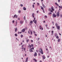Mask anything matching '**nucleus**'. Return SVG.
Returning <instances> with one entry per match:
<instances>
[{
	"mask_svg": "<svg viewBox=\"0 0 62 62\" xmlns=\"http://www.w3.org/2000/svg\"><path fill=\"white\" fill-rule=\"evenodd\" d=\"M33 46L34 45L32 44H31V45H30V44H29V45L28 46V47H30V48H31L32 47V49L34 50V47H33Z\"/></svg>",
	"mask_w": 62,
	"mask_h": 62,
	"instance_id": "obj_1",
	"label": "nucleus"
},
{
	"mask_svg": "<svg viewBox=\"0 0 62 62\" xmlns=\"http://www.w3.org/2000/svg\"><path fill=\"white\" fill-rule=\"evenodd\" d=\"M39 52L41 54H43V50H42L41 48L40 49Z\"/></svg>",
	"mask_w": 62,
	"mask_h": 62,
	"instance_id": "obj_2",
	"label": "nucleus"
},
{
	"mask_svg": "<svg viewBox=\"0 0 62 62\" xmlns=\"http://www.w3.org/2000/svg\"><path fill=\"white\" fill-rule=\"evenodd\" d=\"M59 14H60V13H59V12H57L56 13V15L57 17H59L60 15Z\"/></svg>",
	"mask_w": 62,
	"mask_h": 62,
	"instance_id": "obj_3",
	"label": "nucleus"
},
{
	"mask_svg": "<svg viewBox=\"0 0 62 62\" xmlns=\"http://www.w3.org/2000/svg\"><path fill=\"white\" fill-rule=\"evenodd\" d=\"M53 16V17L55 18L56 17V15L55 14H53L52 15Z\"/></svg>",
	"mask_w": 62,
	"mask_h": 62,
	"instance_id": "obj_4",
	"label": "nucleus"
},
{
	"mask_svg": "<svg viewBox=\"0 0 62 62\" xmlns=\"http://www.w3.org/2000/svg\"><path fill=\"white\" fill-rule=\"evenodd\" d=\"M25 31V29H23L22 30V32L23 33V32H24Z\"/></svg>",
	"mask_w": 62,
	"mask_h": 62,
	"instance_id": "obj_5",
	"label": "nucleus"
},
{
	"mask_svg": "<svg viewBox=\"0 0 62 62\" xmlns=\"http://www.w3.org/2000/svg\"><path fill=\"white\" fill-rule=\"evenodd\" d=\"M39 27L40 29H41V30H43V28L41 27V26L40 25Z\"/></svg>",
	"mask_w": 62,
	"mask_h": 62,
	"instance_id": "obj_6",
	"label": "nucleus"
},
{
	"mask_svg": "<svg viewBox=\"0 0 62 62\" xmlns=\"http://www.w3.org/2000/svg\"><path fill=\"white\" fill-rule=\"evenodd\" d=\"M32 49V48H31L30 49V52H33V51Z\"/></svg>",
	"mask_w": 62,
	"mask_h": 62,
	"instance_id": "obj_7",
	"label": "nucleus"
},
{
	"mask_svg": "<svg viewBox=\"0 0 62 62\" xmlns=\"http://www.w3.org/2000/svg\"><path fill=\"white\" fill-rule=\"evenodd\" d=\"M42 57H43V59H45V56L44 55H42Z\"/></svg>",
	"mask_w": 62,
	"mask_h": 62,
	"instance_id": "obj_8",
	"label": "nucleus"
},
{
	"mask_svg": "<svg viewBox=\"0 0 62 62\" xmlns=\"http://www.w3.org/2000/svg\"><path fill=\"white\" fill-rule=\"evenodd\" d=\"M13 18H15H15H17L18 17V16H17L16 15H14V17L13 16Z\"/></svg>",
	"mask_w": 62,
	"mask_h": 62,
	"instance_id": "obj_9",
	"label": "nucleus"
},
{
	"mask_svg": "<svg viewBox=\"0 0 62 62\" xmlns=\"http://www.w3.org/2000/svg\"><path fill=\"white\" fill-rule=\"evenodd\" d=\"M60 27L59 26H58L57 27V28L58 30H60Z\"/></svg>",
	"mask_w": 62,
	"mask_h": 62,
	"instance_id": "obj_10",
	"label": "nucleus"
},
{
	"mask_svg": "<svg viewBox=\"0 0 62 62\" xmlns=\"http://www.w3.org/2000/svg\"><path fill=\"white\" fill-rule=\"evenodd\" d=\"M37 56V54L36 52H35L34 54V56Z\"/></svg>",
	"mask_w": 62,
	"mask_h": 62,
	"instance_id": "obj_11",
	"label": "nucleus"
},
{
	"mask_svg": "<svg viewBox=\"0 0 62 62\" xmlns=\"http://www.w3.org/2000/svg\"><path fill=\"white\" fill-rule=\"evenodd\" d=\"M42 5L43 7H44V8H46V7H45V6L43 4V2H42Z\"/></svg>",
	"mask_w": 62,
	"mask_h": 62,
	"instance_id": "obj_12",
	"label": "nucleus"
},
{
	"mask_svg": "<svg viewBox=\"0 0 62 62\" xmlns=\"http://www.w3.org/2000/svg\"><path fill=\"white\" fill-rule=\"evenodd\" d=\"M51 9L53 11H54V8L52 6L51 8Z\"/></svg>",
	"mask_w": 62,
	"mask_h": 62,
	"instance_id": "obj_13",
	"label": "nucleus"
},
{
	"mask_svg": "<svg viewBox=\"0 0 62 62\" xmlns=\"http://www.w3.org/2000/svg\"><path fill=\"white\" fill-rule=\"evenodd\" d=\"M34 13H33L32 14V16L33 17V18H35V17L34 16Z\"/></svg>",
	"mask_w": 62,
	"mask_h": 62,
	"instance_id": "obj_14",
	"label": "nucleus"
},
{
	"mask_svg": "<svg viewBox=\"0 0 62 62\" xmlns=\"http://www.w3.org/2000/svg\"><path fill=\"white\" fill-rule=\"evenodd\" d=\"M28 57H27L26 59V61H25L26 62H27V61H28Z\"/></svg>",
	"mask_w": 62,
	"mask_h": 62,
	"instance_id": "obj_15",
	"label": "nucleus"
},
{
	"mask_svg": "<svg viewBox=\"0 0 62 62\" xmlns=\"http://www.w3.org/2000/svg\"><path fill=\"white\" fill-rule=\"evenodd\" d=\"M23 23V21H20V23H21V24H22V23Z\"/></svg>",
	"mask_w": 62,
	"mask_h": 62,
	"instance_id": "obj_16",
	"label": "nucleus"
},
{
	"mask_svg": "<svg viewBox=\"0 0 62 62\" xmlns=\"http://www.w3.org/2000/svg\"><path fill=\"white\" fill-rule=\"evenodd\" d=\"M55 4L56 5V6H59V5L57 4V3L55 2Z\"/></svg>",
	"mask_w": 62,
	"mask_h": 62,
	"instance_id": "obj_17",
	"label": "nucleus"
},
{
	"mask_svg": "<svg viewBox=\"0 0 62 62\" xmlns=\"http://www.w3.org/2000/svg\"><path fill=\"white\" fill-rule=\"evenodd\" d=\"M23 9L24 10H26V8H25V7H24L23 8Z\"/></svg>",
	"mask_w": 62,
	"mask_h": 62,
	"instance_id": "obj_18",
	"label": "nucleus"
},
{
	"mask_svg": "<svg viewBox=\"0 0 62 62\" xmlns=\"http://www.w3.org/2000/svg\"><path fill=\"white\" fill-rule=\"evenodd\" d=\"M33 60H34L35 61V62H37V60H36V59L34 58L33 59Z\"/></svg>",
	"mask_w": 62,
	"mask_h": 62,
	"instance_id": "obj_19",
	"label": "nucleus"
},
{
	"mask_svg": "<svg viewBox=\"0 0 62 62\" xmlns=\"http://www.w3.org/2000/svg\"><path fill=\"white\" fill-rule=\"evenodd\" d=\"M34 23H35V24H37V20H36L34 21Z\"/></svg>",
	"mask_w": 62,
	"mask_h": 62,
	"instance_id": "obj_20",
	"label": "nucleus"
},
{
	"mask_svg": "<svg viewBox=\"0 0 62 62\" xmlns=\"http://www.w3.org/2000/svg\"><path fill=\"white\" fill-rule=\"evenodd\" d=\"M30 32H31V35H32L33 34V33H32V31H30Z\"/></svg>",
	"mask_w": 62,
	"mask_h": 62,
	"instance_id": "obj_21",
	"label": "nucleus"
},
{
	"mask_svg": "<svg viewBox=\"0 0 62 62\" xmlns=\"http://www.w3.org/2000/svg\"><path fill=\"white\" fill-rule=\"evenodd\" d=\"M29 39H28L26 40V41L27 43H28V42H29Z\"/></svg>",
	"mask_w": 62,
	"mask_h": 62,
	"instance_id": "obj_22",
	"label": "nucleus"
},
{
	"mask_svg": "<svg viewBox=\"0 0 62 62\" xmlns=\"http://www.w3.org/2000/svg\"><path fill=\"white\" fill-rule=\"evenodd\" d=\"M17 28H16L15 29V32H16V31H17Z\"/></svg>",
	"mask_w": 62,
	"mask_h": 62,
	"instance_id": "obj_23",
	"label": "nucleus"
},
{
	"mask_svg": "<svg viewBox=\"0 0 62 62\" xmlns=\"http://www.w3.org/2000/svg\"><path fill=\"white\" fill-rule=\"evenodd\" d=\"M55 25H56V26L57 27V26H58V24H57V23H56L55 24Z\"/></svg>",
	"mask_w": 62,
	"mask_h": 62,
	"instance_id": "obj_24",
	"label": "nucleus"
},
{
	"mask_svg": "<svg viewBox=\"0 0 62 62\" xmlns=\"http://www.w3.org/2000/svg\"><path fill=\"white\" fill-rule=\"evenodd\" d=\"M24 49V51H25V48H22L21 49Z\"/></svg>",
	"mask_w": 62,
	"mask_h": 62,
	"instance_id": "obj_25",
	"label": "nucleus"
},
{
	"mask_svg": "<svg viewBox=\"0 0 62 62\" xmlns=\"http://www.w3.org/2000/svg\"><path fill=\"white\" fill-rule=\"evenodd\" d=\"M30 23H33V21H30Z\"/></svg>",
	"mask_w": 62,
	"mask_h": 62,
	"instance_id": "obj_26",
	"label": "nucleus"
},
{
	"mask_svg": "<svg viewBox=\"0 0 62 62\" xmlns=\"http://www.w3.org/2000/svg\"><path fill=\"white\" fill-rule=\"evenodd\" d=\"M56 38L57 39H59V37H58V36H56Z\"/></svg>",
	"mask_w": 62,
	"mask_h": 62,
	"instance_id": "obj_27",
	"label": "nucleus"
},
{
	"mask_svg": "<svg viewBox=\"0 0 62 62\" xmlns=\"http://www.w3.org/2000/svg\"><path fill=\"white\" fill-rule=\"evenodd\" d=\"M41 9H42V10H43L44 9V8H43L41 6Z\"/></svg>",
	"mask_w": 62,
	"mask_h": 62,
	"instance_id": "obj_28",
	"label": "nucleus"
},
{
	"mask_svg": "<svg viewBox=\"0 0 62 62\" xmlns=\"http://www.w3.org/2000/svg\"><path fill=\"white\" fill-rule=\"evenodd\" d=\"M54 36H55V37L56 36H57V34L56 33H55V34Z\"/></svg>",
	"mask_w": 62,
	"mask_h": 62,
	"instance_id": "obj_29",
	"label": "nucleus"
},
{
	"mask_svg": "<svg viewBox=\"0 0 62 62\" xmlns=\"http://www.w3.org/2000/svg\"><path fill=\"white\" fill-rule=\"evenodd\" d=\"M48 14L49 15H50L51 14H52V13L51 12H49L48 13Z\"/></svg>",
	"mask_w": 62,
	"mask_h": 62,
	"instance_id": "obj_30",
	"label": "nucleus"
},
{
	"mask_svg": "<svg viewBox=\"0 0 62 62\" xmlns=\"http://www.w3.org/2000/svg\"><path fill=\"white\" fill-rule=\"evenodd\" d=\"M15 36H16V37H17V36H18V35H17V34H15Z\"/></svg>",
	"mask_w": 62,
	"mask_h": 62,
	"instance_id": "obj_31",
	"label": "nucleus"
},
{
	"mask_svg": "<svg viewBox=\"0 0 62 62\" xmlns=\"http://www.w3.org/2000/svg\"><path fill=\"white\" fill-rule=\"evenodd\" d=\"M51 32L52 33V34L53 35V34L54 33V31H52Z\"/></svg>",
	"mask_w": 62,
	"mask_h": 62,
	"instance_id": "obj_32",
	"label": "nucleus"
},
{
	"mask_svg": "<svg viewBox=\"0 0 62 62\" xmlns=\"http://www.w3.org/2000/svg\"><path fill=\"white\" fill-rule=\"evenodd\" d=\"M59 7L60 8H61L62 9V6H59Z\"/></svg>",
	"mask_w": 62,
	"mask_h": 62,
	"instance_id": "obj_33",
	"label": "nucleus"
},
{
	"mask_svg": "<svg viewBox=\"0 0 62 62\" xmlns=\"http://www.w3.org/2000/svg\"><path fill=\"white\" fill-rule=\"evenodd\" d=\"M36 19V18H34V20H33V22H34L35 21V20Z\"/></svg>",
	"mask_w": 62,
	"mask_h": 62,
	"instance_id": "obj_34",
	"label": "nucleus"
},
{
	"mask_svg": "<svg viewBox=\"0 0 62 62\" xmlns=\"http://www.w3.org/2000/svg\"><path fill=\"white\" fill-rule=\"evenodd\" d=\"M23 18L24 20H25V16H24V17Z\"/></svg>",
	"mask_w": 62,
	"mask_h": 62,
	"instance_id": "obj_35",
	"label": "nucleus"
},
{
	"mask_svg": "<svg viewBox=\"0 0 62 62\" xmlns=\"http://www.w3.org/2000/svg\"><path fill=\"white\" fill-rule=\"evenodd\" d=\"M60 41V39H59L58 40V42H59Z\"/></svg>",
	"mask_w": 62,
	"mask_h": 62,
	"instance_id": "obj_36",
	"label": "nucleus"
},
{
	"mask_svg": "<svg viewBox=\"0 0 62 62\" xmlns=\"http://www.w3.org/2000/svg\"><path fill=\"white\" fill-rule=\"evenodd\" d=\"M18 12L19 13H20V12H21V10H19L18 11Z\"/></svg>",
	"mask_w": 62,
	"mask_h": 62,
	"instance_id": "obj_37",
	"label": "nucleus"
},
{
	"mask_svg": "<svg viewBox=\"0 0 62 62\" xmlns=\"http://www.w3.org/2000/svg\"><path fill=\"white\" fill-rule=\"evenodd\" d=\"M51 8H49L48 9V10L49 11H50L51 10Z\"/></svg>",
	"mask_w": 62,
	"mask_h": 62,
	"instance_id": "obj_38",
	"label": "nucleus"
},
{
	"mask_svg": "<svg viewBox=\"0 0 62 62\" xmlns=\"http://www.w3.org/2000/svg\"><path fill=\"white\" fill-rule=\"evenodd\" d=\"M39 38H38L37 39V40H39Z\"/></svg>",
	"mask_w": 62,
	"mask_h": 62,
	"instance_id": "obj_39",
	"label": "nucleus"
},
{
	"mask_svg": "<svg viewBox=\"0 0 62 62\" xmlns=\"http://www.w3.org/2000/svg\"><path fill=\"white\" fill-rule=\"evenodd\" d=\"M39 3H37V6H39Z\"/></svg>",
	"mask_w": 62,
	"mask_h": 62,
	"instance_id": "obj_40",
	"label": "nucleus"
},
{
	"mask_svg": "<svg viewBox=\"0 0 62 62\" xmlns=\"http://www.w3.org/2000/svg\"><path fill=\"white\" fill-rule=\"evenodd\" d=\"M33 33H34V34H35V33H36V32H35V31H33Z\"/></svg>",
	"mask_w": 62,
	"mask_h": 62,
	"instance_id": "obj_41",
	"label": "nucleus"
},
{
	"mask_svg": "<svg viewBox=\"0 0 62 62\" xmlns=\"http://www.w3.org/2000/svg\"><path fill=\"white\" fill-rule=\"evenodd\" d=\"M23 37V36L22 35H21V38H22V37Z\"/></svg>",
	"mask_w": 62,
	"mask_h": 62,
	"instance_id": "obj_42",
	"label": "nucleus"
},
{
	"mask_svg": "<svg viewBox=\"0 0 62 62\" xmlns=\"http://www.w3.org/2000/svg\"><path fill=\"white\" fill-rule=\"evenodd\" d=\"M45 18H47V16L46 15L45 16Z\"/></svg>",
	"mask_w": 62,
	"mask_h": 62,
	"instance_id": "obj_43",
	"label": "nucleus"
},
{
	"mask_svg": "<svg viewBox=\"0 0 62 62\" xmlns=\"http://www.w3.org/2000/svg\"><path fill=\"white\" fill-rule=\"evenodd\" d=\"M58 2H59H59H60V0H58Z\"/></svg>",
	"mask_w": 62,
	"mask_h": 62,
	"instance_id": "obj_44",
	"label": "nucleus"
},
{
	"mask_svg": "<svg viewBox=\"0 0 62 62\" xmlns=\"http://www.w3.org/2000/svg\"><path fill=\"white\" fill-rule=\"evenodd\" d=\"M53 10H51L50 11V12H53Z\"/></svg>",
	"mask_w": 62,
	"mask_h": 62,
	"instance_id": "obj_45",
	"label": "nucleus"
},
{
	"mask_svg": "<svg viewBox=\"0 0 62 62\" xmlns=\"http://www.w3.org/2000/svg\"><path fill=\"white\" fill-rule=\"evenodd\" d=\"M29 38H32V36H29Z\"/></svg>",
	"mask_w": 62,
	"mask_h": 62,
	"instance_id": "obj_46",
	"label": "nucleus"
},
{
	"mask_svg": "<svg viewBox=\"0 0 62 62\" xmlns=\"http://www.w3.org/2000/svg\"><path fill=\"white\" fill-rule=\"evenodd\" d=\"M35 36H37V34H34Z\"/></svg>",
	"mask_w": 62,
	"mask_h": 62,
	"instance_id": "obj_47",
	"label": "nucleus"
},
{
	"mask_svg": "<svg viewBox=\"0 0 62 62\" xmlns=\"http://www.w3.org/2000/svg\"><path fill=\"white\" fill-rule=\"evenodd\" d=\"M23 45L22 46H21L22 48H23Z\"/></svg>",
	"mask_w": 62,
	"mask_h": 62,
	"instance_id": "obj_48",
	"label": "nucleus"
},
{
	"mask_svg": "<svg viewBox=\"0 0 62 62\" xmlns=\"http://www.w3.org/2000/svg\"><path fill=\"white\" fill-rule=\"evenodd\" d=\"M13 23H14V20H13L12 21Z\"/></svg>",
	"mask_w": 62,
	"mask_h": 62,
	"instance_id": "obj_49",
	"label": "nucleus"
},
{
	"mask_svg": "<svg viewBox=\"0 0 62 62\" xmlns=\"http://www.w3.org/2000/svg\"><path fill=\"white\" fill-rule=\"evenodd\" d=\"M31 42H33V40H31Z\"/></svg>",
	"mask_w": 62,
	"mask_h": 62,
	"instance_id": "obj_50",
	"label": "nucleus"
},
{
	"mask_svg": "<svg viewBox=\"0 0 62 62\" xmlns=\"http://www.w3.org/2000/svg\"><path fill=\"white\" fill-rule=\"evenodd\" d=\"M60 16L61 17H62V15L61 14L60 15Z\"/></svg>",
	"mask_w": 62,
	"mask_h": 62,
	"instance_id": "obj_51",
	"label": "nucleus"
},
{
	"mask_svg": "<svg viewBox=\"0 0 62 62\" xmlns=\"http://www.w3.org/2000/svg\"><path fill=\"white\" fill-rule=\"evenodd\" d=\"M32 7H33V8H34V5H32Z\"/></svg>",
	"mask_w": 62,
	"mask_h": 62,
	"instance_id": "obj_52",
	"label": "nucleus"
},
{
	"mask_svg": "<svg viewBox=\"0 0 62 62\" xmlns=\"http://www.w3.org/2000/svg\"><path fill=\"white\" fill-rule=\"evenodd\" d=\"M18 20H20V18H18Z\"/></svg>",
	"mask_w": 62,
	"mask_h": 62,
	"instance_id": "obj_53",
	"label": "nucleus"
},
{
	"mask_svg": "<svg viewBox=\"0 0 62 62\" xmlns=\"http://www.w3.org/2000/svg\"><path fill=\"white\" fill-rule=\"evenodd\" d=\"M16 24H17V20L16 21Z\"/></svg>",
	"mask_w": 62,
	"mask_h": 62,
	"instance_id": "obj_54",
	"label": "nucleus"
},
{
	"mask_svg": "<svg viewBox=\"0 0 62 62\" xmlns=\"http://www.w3.org/2000/svg\"><path fill=\"white\" fill-rule=\"evenodd\" d=\"M21 7H23V5L22 4H21Z\"/></svg>",
	"mask_w": 62,
	"mask_h": 62,
	"instance_id": "obj_55",
	"label": "nucleus"
},
{
	"mask_svg": "<svg viewBox=\"0 0 62 62\" xmlns=\"http://www.w3.org/2000/svg\"><path fill=\"white\" fill-rule=\"evenodd\" d=\"M37 13H39V11H37Z\"/></svg>",
	"mask_w": 62,
	"mask_h": 62,
	"instance_id": "obj_56",
	"label": "nucleus"
},
{
	"mask_svg": "<svg viewBox=\"0 0 62 62\" xmlns=\"http://www.w3.org/2000/svg\"><path fill=\"white\" fill-rule=\"evenodd\" d=\"M46 28H47V29H49V28L48 27H47Z\"/></svg>",
	"mask_w": 62,
	"mask_h": 62,
	"instance_id": "obj_57",
	"label": "nucleus"
},
{
	"mask_svg": "<svg viewBox=\"0 0 62 62\" xmlns=\"http://www.w3.org/2000/svg\"><path fill=\"white\" fill-rule=\"evenodd\" d=\"M28 34H30V32H29V31L28 32Z\"/></svg>",
	"mask_w": 62,
	"mask_h": 62,
	"instance_id": "obj_58",
	"label": "nucleus"
},
{
	"mask_svg": "<svg viewBox=\"0 0 62 62\" xmlns=\"http://www.w3.org/2000/svg\"><path fill=\"white\" fill-rule=\"evenodd\" d=\"M22 44H23V43H22V42H21V45H22Z\"/></svg>",
	"mask_w": 62,
	"mask_h": 62,
	"instance_id": "obj_59",
	"label": "nucleus"
},
{
	"mask_svg": "<svg viewBox=\"0 0 62 62\" xmlns=\"http://www.w3.org/2000/svg\"><path fill=\"white\" fill-rule=\"evenodd\" d=\"M46 51H48V49L46 48Z\"/></svg>",
	"mask_w": 62,
	"mask_h": 62,
	"instance_id": "obj_60",
	"label": "nucleus"
},
{
	"mask_svg": "<svg viewBox=\"0 0 62 62\" xmlns=\"http://www.w3.org/2000/svg\"><path fill=\"white\" fill-rule=\"evenodd\" d=\"M59 35H60V36H61V34L60 33H59Z\"/></svg>",
	"mask_w": 62,
	"mask_h": 62,
	"instance_id": "obj_61",
	"label": "nucleus"
},
{
	"mask_svg": "<svg viewBox=\"0 0 62 62\" xmlns=\"http://www.w3.org/2000/svg\"><path fill=\"white\" fill-rule=\"evenodd\" d=\"M36 51L37 53H38V50H36Z\"/></svg>",
	"mask_w": 62,
	"mask_h": 62,
	"instance_id": "obj_62",
	"label": "nucleus"
},
{
	"mask_svg": "<svg viewBox=\"0 0 62 62\" xmlns=\"http://www.w3.org/2000/svg\"><path fill=\"white\" fill-rule=\"evenodd\" d=\"M52 28H54L55 27H52Z\"/></svg>",
	"mask_w": 62,
	"mask_h": 62,
	"instance_id": "obj_63",
	"label": "nucleus"
},
{
	"mask_svg": "<svg viewBox=\"0 0 62 62\" xmlns=\"http://www.w3.org/2000/svg\"><path fill=\"white\" fill-rule=\"evenodd\" d=\"M38 54H39V55H40V53H39Z\"/></svg>",
	"mask_w": 62,
	"mask_h": 62,
	"instance_id": "obj_64",
	"label": "nucleus"
}]
</instances>
